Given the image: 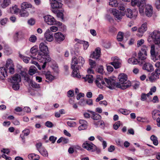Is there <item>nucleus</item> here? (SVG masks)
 <instances>
[{
	"label": "nucleus",
	"instance_id": "f257e3e1",
	"mask_svg": "<svg viewBox=\"0 0 160 160\" xmlns=\"http://www.w3.org/2000/svg\"><path fill=\"white\" fill-rule=\"evenodd\" d=\"M118 82L116 83L114 80L110 78H104L105 82L107 83V87L111 89H115L116 88L124 90L131 86L130 82L127 81V76L124 74H120L118 76Z\"/></svg>",
	"mask_w": 160,
	"mask_h": 160
},
{
	"label": "nucleus",
	"instance_id": "f03ea898",
	"mask_svg": "<svg viewBox=\"0 0 160 160\" xmlns=\"http://www.w3.org/2000/svg\"><path fill=\"white\" fill-rule=\"evenodd\" d=\"M75 59H73L72 62L71 68L73 70L72 75V77L79 78H81V76L79 73V69L81 68V66L79 65H77L76 61Z\"/></svg>",
	"mask_w": 160,
	"mask_h": 160
},
{
	"label": "nucleus",
	"instance_id": "7ed1b4c3",
	"mask_svg": "<svg viewBox=\"0 0 160 160\" xmlns=\"http://www.w3.org/2000/svg\"><path fill=\"white\" fill-rule=\"evenodd\" d=\"M152 39L154 43L156 44H160V32L157 31H154L149 35Z\"/></svg>",
	"mask_w": 160,
	"mask_h": 160
},
{
	"label": "nucleus",
	"instance_id": "20e7f679",
	"mask_svg": "<svg viewBox=\"0 0 160 160\" xmlns=\"http://www.w3.org/2000/svg\"><path fill=\"white\" fill-rule=\"evenodd\" d=\"M82 147L88 151L94 152L97 150V147L91 142L87 141L82 144Z\"/></svg>",
	"mask_w": 160,
	"mask_h": 160
},
{
	"label": "nucleus",
	"instance_id": "39448f33",
	"mask_svg": "<svg viewBox=\"0 0 160 160\" xmlns=\"http://www.w3.org/2000/svg\"><path fill=\"white\" fill-rule=\"evenodd\" d=\"M43 18L45 22L48 25H52L57 24L55 18L51 15L45 16L43 17Z\"/></svg>",
	"mask_w": 160,
	"mask_h": 160
},
{
	"label": "nucleus",
	"instance_id": "423d86ee",
	"mask_svg": "<svg viewBox=\"0 0 160 160\" xmlns=\"http://www.w3.org/2000/svg\"><path fill=\"white\" fill-rule=\"evenodd\" d=\"M111 12L114 15L116 19L121 20L122 18V16L125 15L124 12H120L118 10L115 8H112L111 10Z\"/></svg>",
	"mask_w": 160,
	"mask_h": 160
},
{
	"label": "nucleus",
	"instance_id": "0eeeda50",
	"mask_svg": "<svg viewBox=\"0 0 160 160\" xmlns=\"http://www.w3.org/2000/svg\"><path fill=\"white\" fill-rule=\"evenodd\" d=\"M95 82L96 85L100 88H102L103 85L107 87V83L106 82V83L105 82L102 76H97L95 80Z\"/></svg>",
	"mask_w": 160,
	"mask_h": 160
},
{
	"label": "nucleus",
	"instance_id": "6e6552de",
	"mask_svg": "<svg viewBox=\"0 0 160 160\" xmlns=\"http://www.w3.org/2000/svg\"><path fill=\"white\" fill-rule=\"evenodd\" d=\"M112 59L113 62L110 64L113 65L115 68H118L121 67V61L118 58L115 57L112 58Z\"/></svg>",
	"mask_w": 160,
	"mask_h": 160
},
{
	"label": "nucleus",
	"instance_id": "1a4fd4ad",
	"mask_svg": "<svg viewBox=\"0 0 160 160\" xmlns=\"http://www.w3.org/2000/svg\"><path fill=\"white\" fill-rule=\"evenodd\" d=\"M153 8L149 4L146 5L145 6V13L146 15L148 17H151L153 13Z\"/></svg>",
	"mask_w": 160,
	"mask_h": 160
},
{
	"label": "nucleus",
	"instance_id": "9d476101",
	"mask_svg": "<svg viewBox=\"0 0 160 160\" xmlns=\"http://www.w3.org/2000/svg\"><path fill=\"white\" fill-rule=\"evenodd\" d=\"M147 29V25L146 23L143 24L141 27L139 28L138 30V33H137V35L139 37H141L142 36L143 33Z\"/></svg>",
	"mask_w": 160,
	"mask_h": 160
},
{
	"label": "nucleus",
	"instance_id": "9b49d317",
	"mask_svg": "<svg viewBox=\"0 0 160 160\" xmlns=\"http://www.w3.org/2000/svg\"><path fill=\"white\" fill-rule=\"evenodd\" d=\"M54 38L56 41L58 43L63 41L65 39L64 36L61 32H58L55 33Z\"/></svg>",
	"mask_w": 160,
	"mask_h": 160
},
{
	"label": "nucleus",
	"instance_id": "f8f14e48",
	"mask_svg": "<svg viewBox=\"0 0 160 160\" xmlns=\"http://www.w3.org/2000/svg\"><path fill=\"white\" fill-rule=\"evenodd\" d=\"M39 48L40 51L39 52H41L44 54L48 53L49 51L48 47L47 45H45L44 43H41L39 45Z\"/></svg>",
	"mask_w": 160,
	"mask_h": 160
},
{
	"label": "nucleus",
	"instance_id": "ddd939ff",
	"mask_svg": "<svg viewBox=\"0 0 160 160\" xmlns=\"http://www.w3.org/2000/svg\"><path fill=\"white\" fill-rule=\"evenodd\" d=\"M44 37L47 41L48 42H52L53 39L52 33L48 29L44 33Z\"/></svg>",
	"mask_w": 160,
	"mask_h": 160
},
{
	"label": "nucleus",
	"instance_id": "4468645a",
	"mask_svg": "<svg viewBox=\"0 0 160 160\" xmlns=\"http://www.w3.org/2000/svg\"><path fill=\"white\" fill-rule=\"evenodd\" d=\"M101 49L100 48H97L91 54L90 57L92 58L95 59H98L100 56Z\"/></svg>",
	"mask_w": 160,
	"mask_h": 160
},
{
	"label": "nucleus",
	"instance_id": "2eb2a0df",
	"mask_svg": "<svg viewBox=\"0 0 160 160\" xmlns=\"http://www.w3.org/2000/svg\"><path fill=\"white\" fill-rule=\"evenodd\" d=\"M50 2L52 8H58L62 6V3L57 0H50Z\"/></svg>",
	"mask_w": 160,
	"mask_h": 160
},
{
	"label": "nucleus",
	"instance_id": "dca6fc26",
	"mask_svg": "<svg viewBox=\"0 0 160 160\" xmlns=\"http://www.w3.org/2000/svg\"><path fill=\"white\" fill-rule=\"evenodd\" d=\"M21 80L20 75L18 74H16L10 79V82L11 83H18L20 82Z\"/></svg>",
	"mask_w": 160,
	"mask_h": 160
},
{
	"label": "nucleus",
	"instance_id": "f3484780",
	"mask_svg": "<svg viewBox=\"0 0 160 160\" xmlns=\"http://www.w3.org/2000/svg\"><path fill=\"white\" fill-rule=\"evenodd\" d=\"M7 76L6 70L4 67H1L0 68V79L4 80Z\"/></svg>",
	"mask_w": 160,
	"mask_h": 160
},
{
	"label": "nucleus",
	"instance_id": "a211bd4d",
	"mask_svg": "<svg viewBox=\"0 0 160 160\" xmlns=\"http://www.w3.org/2000/svg\"><path fill=\"white\" fill-rule=\"evenodd\" d=\"M79 122L81 124L78 128L79 130H84L87 128L88 122L84 120H80L79 121Z\"/></svg>",
	"mask_w": 160,
	"mask_h": 160
},
{
	"label": "nucleus",
	"instance_id": "6ab92c4d",
	"mask_svg": "<svg viewBox=\"0 0 160 160\" xmlns=\"http://www.w3.org/2000/svg\"><path fill=\"white\" fill-rule=\"evenodd\" d=\"M74 58L76 59V61L77 63L76 66L79 65L81 66V67L82 66L83 64L84 63L85 61L84 58L82 57H79L78 59H77L76 57H74L72 58V62L73 59Z\"/></svg>",
	"mask_w": 160,
	"mask_h": 160
},
{
	"label": "nucleus",
	"instance_id": "aec40b11",
	"mask_svg": "<svg viewBox=\"0 0 160 160\" xmlns=\"http://www.w3.org/2000/svg\"><path fill=\"white\" fill-rule=\"evenodd\" d=\"M125 14L127 17L130 18L135 19L136 17L134 15L132 11L129 8H127L126 10L125 11Z\"/></svg>",
	"mask_w": 160,
	"mask_h": 160
},
{
	"label": "nucleus",
	"instance_id": "412c9836",
	"mask_svg": "<svg viewBox=\"0 0 160 160\" xmlns=\"http://www.w3.org/2000/svg\"><path fill=\"white\" fill-rule=\"evenodd\" d=\"M142 68L148 72H152L154 70L153 66L150 63H146L144 64Z\"/></svg>",
	"mask_w": 160,
	"mask_h": 160
},
{
	"label": "nucleus",
	"instance_id": "4be33fe9",
	"mask_svg": "<svg viewBox=\"0 0 160 160\" xmlns=\"http://www.w3.org/2000/svg\"><path fill=\"white\" fill-rule=\"evenodd\" d=\"M128 62L131 64H139L141 65L142 64V62L140 60H138L135 58L133 57L129 58L128 60Z\"/></svg>",
	"mask_w": 160,
	"mask_h": 160
},
{
	"label": "nucleus",
	"instance_id": "5701e85b",
	"mask_svg": "<svg viewBox=\"0 0 160 160\" xmlns=\"http://www.w3.org/2000/svg\"><path fill=\"white\" fill-rule=\"evenodd\" d=\"M23 37V34L22 32L19 31L16 32L14 36L13 39L15 42H17L19 39Z\"/></svg>",
	"mask_w": 160,
	"mask_h": 160
},
{
	"label": "nucleus",
	"instance_id": "b1692460",
	"mask_svg": "<svg viewBox=\"0 0 160 160\" xmlns=\"http://www.w3.org/2000/svg\"><path fill=\"white\" fill-rule=\"evenodd\" d=\"M88 111L92 114L91 118L92 119L95 120H98L101 118V116L99 114L97 113L92 111L88 110Z\"/></svg>",
	"mask_w": 160,
	"mask_h": 160
},
{
	"label": "nucleus",
	"instance_id": "393cba45",
	"mask_svg": "<svg viewBox=\"0 0 160 160\" xmlns=\"http://www.w3.org/2000/svg\"><path fill=\"white\" fill-rule=\"evenodd\" d=\"M147 53H142L139 52L138 53V60L141 61L142 64L144 62V60L146 59Z\"/></svg>",
	"mask_w": 160,
	"mask_h": 160
},
{
	"label": "nucleus",
	"instance_id": "a878e982",
	"mask_svg": "<svg viewBox=\"0 0 160 160\" xmlns=\"http://www.w3.org/2000/svg\"><path fill=\"white\" fill-rule=\"evenodd\" d=\"M32 5L29 3L26 2H22L21 5V9L25 10L32 8Z\"/></svg>",
	"mask_w": 160,
	"mask_h": 160
},
{
	"label": "nucleus",
	"instance_id": "bb28decb",
	"mask_svg": "<svg viewBox=\"0 0 160 160\" xmlns=\"http://www.w3.org/2000/svg\"><path fill=\"white\" fill-rule=\"evenodd\" d=\"M159 78V76L154 72L152 73L149 78L150 81L153 82L158 79Z\"/></svg>",
	"mask_w": 160,
	"mask_h": 160
},
{
	"label": "nucleus",
	"instance_id": "cd10ccee",
	"mask_svg": "<svg viewBox=\"0 0 160 160\" xmlns=\"http://www.w3.org/2000/svg\"><path fill=\"white\" fill-rule=\"evenodd\" d=\"M10 11L11 13L16 14L19 11V9L18 8L17 6L14 5L10 8Z\"/></svg>",
	"mask_w": 160,
	"mask_h": 160
},
{
	"label": "nucleus",
	"instance_id": "c85d7f7f",
	"mask_svg": "<svg viewBox=\"0 0 160 160\" xmlns=\"http://www.w3.org/2000/svg\"><path fill=\"white\" fill-rule=\"evenodd\" d=\"M152 117L154 120L156 119L157 117L160 115L159 111L156 109L152 111Z\"/></svg>",
	"mask_w": 160,
	"mask_h": 160
},
{
	"label": "nucleus",
	"instance_id": "c756f323",
	"mask_svg": "<svg viewBox=\"0 0 160 160\" xmlns=\"http://www.w3.org/2000/svg\"><path fill=\"white\" fill-rule=\"evenodd\" d=\"M92 78L93 76L91 75H87L85 77L83 78L85 81H87L89 83L92 82Z\"/></svg>",
	"mask_w": 160,
	"mask_h": 160
},
{
	"label": "nucleus",
	"instance_id": "7c9ffc66",
	"mask_svg": "<svg viewBox=\"0 0 160 160\" xmlns=\"http://www.w3.org/2000/svg\"><path fill=\"white\" fill-rule=\"evenodd\" d=\"M45 55L41 52H39L37 57V60L40 62L43 61L44 60Z\"/></svg>",
	"mask_w": 160,
	"mask_h": 160
},
{
	"label": "nucleus",
	"instance_id": "2f4dec72",
	"mask_svg": "<svg viewBox=\"0 0 160 160\" xmlns=\"http://www.w3.org/2000/svg\"><path fill=\"white\" fill-rule=\"evenodd\" d=\"M19 15L22 17H26L29 15V13L27 11L21 9L19 12Z\"/></svg>",
	"mask_w": 160,
	"mask_h": 160
},
{
	"label": "nucleus",
	"instance_id": "473e14b6",
	"mask_svg": "<svg viewBox=\"0 0 160 160\" xmlns=\"http://www.w3.org/2000/svg\"><path fill=\"white\" fill-rule=\"evenodd\" d=\"M10 3H11L10 0H3L1 6L3 8H4L8 7Z\"/></svg>",
	"mask_w": 160,
	"mask_h": 160
},
{
	"label": "nucleus",
	"instance_id": "72a5a7b5",
	"mask_svg": "<svg viewBox=\"0 0 160 160\" xmlns=\"http://www.w3.org/2000/svg\"><path fill=\"white\" fill-rule=\"evenodd\" d=\"M39 151L42 156L45 157L48 156V152L45 148H41L39 150Z\"/></svg>",
	"mask_w": 160,
	"mask_h": 160
},
{
	"label": "nucleus",
	"instance_id": "f704fd0d",
	"mask_svg": "<svg viewBox=\"0 0 160 160\" xmlns=\"http://www.w3.org/2000/svg\"><path fill=\"white\" fill-rule=\"evenodd\" d=\"M37 70V69L35 67L32 66L29 70V73L30 75H32L36 73Z\"/></svg>",
	"mask_w": 160,
	"mask_h": 160
},
{
	"label": "nucleus",
	"instance_id": "c9c22d12",
	"mask_svg": "<svg viewBox=\"0 0 160 160\" xmlns=\"http://www.w3.org/2000/svg\"><path fill=\"white\" fill-rule=\"evenodd\" d=\"M151 139L153 142V144L156 146L158 145V141L157 140V137L154 135L151 136L150 138Z\"/></svg>",
	"mask_w": 160,
	"mask_h": 160
},
{
	"label": "nucleus",
	"instance_id": "e433bc0d",
	"mask_svg": "<svg viewBox=\"0 0 160 160\" xmlns=\"http://www.w3.org/2000/svg\"><path fill=\"white\" fill-rule=\"evenodd\" d=\"M89 64L90 66V68H95L97 66L96 62L91 59H89Z\"/></svg>",
	"mask_w": 160,
	"mask_h": 160
},
{
	"label": "nucleus",
	"instance_id": "4c0bfd02",
	"mask_svg": "<svg viewBox=\"0 0 160 160\" xmlns=\"http://www.w3.org/2000/svg\"><path fill=\"white\" fill-rule=\"evenodd\" d=\"M109 4V5L114 7H117L118 4L116 0H110Z\"/></svg>",
	"mask_w": 160,
	"mask_h": 160
},
{
	"label": "nucleus",
	"instance_id": "58836bf2",
	"mask_svg": "<svg viewBox=\"0 0 160 160\" xmlns=\"http://www.w3.org/2000/svg\"><path fill=\"white\" fill-rule=\"evenodd\" d=\"M38 51V48L35 46L32 47L30 49V52L32 55L34 56L37 53Z\"/></svg>",
	"mask_w": 160,
	"mask_h": 160
},
{
	"label": "nucleus",
	"instance_id": "ea45409f",
	"mask_svg": "<svg viewBox=\"0 0 160 160\" xmlns=\"http://www.w3.org/2000/svg\"><path fill=\"white\" fill-rule=\"evenodd\" d=\"M46 79L48 81H52L54 79V77L51 75L49 72H48L45 74Z\"/></svg>",
	"mask_w": 160,
	"mask_h": 160
},
{
	"label": "nucleus",
	"instance_id": "a19ab883",
	"mask_svg": "<svg viewBox=\"0 0 160 160\" xmlns=\"http://www.w3.org/2000/svg\"><path fill=\"white\" fill-rule=\"evenodd\" d=\"M141 2H139V0H131V4L132 6H139Z\"/></svg>",
	"mask_w": 160,
	"mask_h": 160
},
{
	"label": "nucleus",
	"instance_id": "79ce46f5",
	"mask_svg": "<svg viewBox=\"0 0 160 160\" xmlns=\"http://www.w3.org/2000/svg\"><path fill=\"white\" fill-rule=\"evenodd\" d=\"M19 83H12V88L14 90H17L19 89Z\"/></svg>",
	"mask_w": 160,
	"mask_h": 160
},
{
	"label": "nucleus",
	"instance_id": "37998d69",
	"mask_svg": "<svg viewBox=\"0 0 160 160\" xmlns=\"http://www.w3.org/2000/svg\"><path fill=\"white\" fill-rule=\"evenodd\" d=\"M144 5L143 4H141L138 7L139 8V12L141 15H143L144 13V8L143 7Z\"/></svg>",
	"mask_w": 160,
	"mask_h": 160
},
{
	"label": "nucleus",
	"instance_id": "c03bdc74",
	"mask_svg": "<svg viewBox=\"0 0 160 160\" xmlns=\"http://www.w3.org/2000/svg\"><path fill=\"white\" fill-rule=\"evenodd\" d=\"M94 125L97 127L98 125L101 127H103L104 125V122L102 121H98L94 123Z\"/></svg>",
	"mask_w": 160,
	"mask_h": 160
},
{
	"label": "nucleus",
	"instance_id": "a18cd8bd",
	"mask_svg": "<svg viewBox=\"0 0 160 160\" xmlns=\"http://www.w3.org/2000/svg\"><path fill=\"white\" fill-rule=\"evenodd\" d=\"M123 39V35L122 32H118L117 36V39L119 41H121Z\"/></svg>",
	"mask_w": 160,
	"mask_h": 160
},
{
	"label": "nucleus",
	"instance_id": "49530a36",
	"mask_svg": "<svg viewBox=\"0 0 160 160\" xmlns=\"http://www.w3.org/2000/svg\"><path fill=\"white\" fill-rule=\"evenodd\" d=\"M13 65L12 63V62L11 59H8L7 61L6 64V67L7 68H8V67L10 66H13Z\"/></svg>",
	"mask_w": 160,
	"mask_h": 160
},
{
	"label": "nucleus",
	"instance_id": "de8ad7c7",
	"mask_svg": "<svg viewBox=\"0 0 160 160\" xmlns=\"http://www.w3.org/2000/svg\"><path fill=\"white\" fill-rule=\"evenodd\" d=\"M119 111L120 113L126 115H128L129 113L128 110L123 109H121Z\"/></svg>",
	"mask_w": 160,
	"mask_h": 160
},
{
	"label": "nucleus",
	"instance_id": "09e8293b",
	"mask_svg": "<svg viewBox=\"0 0 160 160\" xmlns=\"http://www.w3.org/2000/svg\"><path fill=\"white\" fill-rule=\"evenodd\" d=\"M139 85L140 83L139 82L135 81L133 82L132 86L134 89H136L139 87Z\"/></svg>",
	"mask_w": 160,
	"mask_h": 160
},
{
	"label": "nucleus",
	"instance_id": "8fccbe9b",
	"mask_svg": "<svg viewBox=\"0 0 160 160\" xmlns=\"http://www.w3.org/2000/svg\"><path fill=\"white\" fill-rule=\"evenodd\" d=\"M51 60V58L50 57V56L48 55V54L45 55L44 60L45 62H47H47H50Z\"/></svg>",
	"mask_w": 160,
	"mask_h": 160
},
{
	"label": "nucleus",
	"instance_id": "3c124183",
	"mask_svg": "<svg viewBox=\"0 0 160 160\" xmlns=\"http://www.w3.org/2000/svg\"><path fill=\"white\" fill-rule=\"evenodd\" d=\"M148 50V46L146 45H143L142 47L141 51L139 52H142V53H147V51Z\"/></svg>",
	"mask_w": 160,
	"mask_h": 160
},
{
	"label": "nucleus",
	"instance_id": "603ef678",
	"mask_svg": "<svg viewBox=\"0 0 160 160\" xmlns=\"http://www.w3.org/2000/svg\"><path fill=\"white\" fill-rule=\"evenodd\" d=\"M79 42L83 43L84 49H87L89 46L88 42L84 41H81Z\"/></svg>",
	"mask_w": 160,
	"mask_h": 160
},
{
	"label": "nucleus",
	"instance_id": "864d4df0",
	"mask_svg": "<svg viewBox=\"0 0 160 160\" xmlns=\"http://www.w3.org/2000/svg\"><path fill=\"white\" fill-rule=\"evenodd\" d=\"M78 104L81 106H84L86 105V101L85 99H81L78 102Z\"/></svg>",
	"mask_w": 160,
	"mask_h": 160
},
{
	"label": "nucleus",
	"instance_id": "5fc2aeb1",
	"mask_svg": "<svg viewBox=\"0 0 160 160\" xmlns=\"http://www.w3.org/2000/svg\"><path fill=\"white\" fill-rule=\"evenodd\" d=\"M30 84H31V86L33 87L36 88H39V85L36 83L34 82H33V81H32L30 83Z\"/></svg>",
	"mask_w": 160,
	"mask_h": 160
},
{
	"label": "nucleus",
	"instance_id": "6e6d98bb",
	"mask_svg": "<svg viewBox=\"0 0 160 160\" xmlns=\"http://www.w3.org/2000/svg\"><path fill=\"white\" fill-rule=\"evenodd\" d=\"M37 40L36 37L34 35H32L29 38V40L32 42H35Z\"/></svg>",
	"mask_w": 160,
	"mask_h": 160
},
{
	"label": "nucleus",
	"instance_id": "4d7b16f0",
	"mask_svg": "<svg viewBox=\"0 0 160 160\" xmlns=\"http://www.w3.org/2000/svg\"><path fill=\"white\" fill-rule=\"evenodd\" d=\"M45 126L47 127L51 128L53 126V124L50 121H47L45 122Z\"/></svg>",
	"mask_w": 160,
	"mask_h": 160
},
{
	"label": "nucleus",
	"instance_id": "13d9d810",
	"mask_svg": "<svg viewBox=\"0 0 160 160\" xmlns=\"http://www.w3.org/2000/svg\"><path fill=\"white\" fill-rule=\"evenodd\" d=\"M103 67L102 66H99L97 69V71L98 72L101 74H102L103 72Z\"/></svg>",
	"mask_w": 160,
	"mask_h": 160
},
{
	"label": "nucleus",
	"instance_id": "bf43d9fd",
	"mask_svg": "<svg viewBox=\"0 0 160 160\" xmlns=\"http://www.w3.org/2000/svg\"><path fill=\"white\" fill-rule=\"evenodd\" d=\"M24 78L25 80L28 82V83H30L32 81V79L29 77V76L28 74Z\"/></svg>",
	"mask_w": 160,
	"mask_h": 160
},
{
	"label": "nucleus",
	"instance_id": "052dcab7",
	"mask_svg": "<svg viewBox=\"0 0 160 160\" xmlns=\"http://www.w3.org/2000/svg\"><path fill=\"white\" fill-rule=\"evenodd\" d=\"M22 58L23 61L26 63H28L30 60V58L27 56H23Z\"/></svg>",
	"mask_w": 160,
	"mask_h": 160
},
{
	"label": "nucleus",
	"instance_id": "680f3d73",
	"mask_svg": "<svg viewBox=\"0 0 160 160\" xmlns=\"http://www.w3.org/2000/svg\"><path fill=\"white\" fill-rule=\"evenodd\" d=\"M137 119L139 122H144L145 121L146 119L145 118H144L140 117H138L137 118Z\"/></svg>",
	"mask_w": 160,
	"mask_h": 160
},
{
	"label": "nucleus",
	"instance_id": "e2e57ef3",
	"mask_svg": "<svg viewBox=\"0 0 160 160\" xmlns=\"http://www.w3.org/2000/svg\"><path fill=\"white\" fill-rule=\"evenodd\" d=\"M49 30L52 32H56L58 30V28L55 26H52L50 28Z\"/></svg>",
	"mask_w": 160,
	"mask_h": 160
},
{
	"label": "nucleus",
	"instance_id": "0e129e2a",
	"mask_svg": "<svg viewBox=\"0 0 160 160\" xmlns=\"http://www.w3.org/2000/svg\"><path fill=\"white\" fill-rule=\"evenodd\" d=\"M151 53L152 55H154L155 54V47L153 44H152L151 46Z\"/></svg>",
	"mask_w": 160,
	"mask_h": 160
},
{
	"label": "nucleus",
	"instance_id": "69168bd1",
	"mask_svg": "<svg viewBox=\"0 0 160 160\" xmlns=\"http://www.w3.org/2000/svg\"><path fill=\"white\" fill-rule=\"evenodd\" d=\"M144 41L143 39H141L140 40H138L137 41V46L139 47L141 46L144 43Z\"/></svg>",
	"mask_w": 160,
	"mask_h": 160
},
{
	"label": "nucleus",
	"instance_id": "338daca9",
	"mask_svg": "<svg viewBox=\"0 0 160 160\" xmlns=\"http://www.w3.org/2000/svg\"><path fill=\"white\" fill-rule=\"evenodd\" d=\"M68 96L69 97H72L74 95V91L73 90H69L68 92Z\"/></svg>",
	"mask_w": 160,
	"mask_h": 160
},
{
	"label": "nucleus",
	"instance_id": "774afa93",
	"mask_svg": "<svg viewBox=\"0 0 160 160\" xmlns=\"http://www.w3.org/2000/svg\"><path fill=\"white\" fill-rule=\"evenodd\" d=\"M67 123L68 125L70 127H73L75 125V122L72 121H68Z\"/></svg>",
	"mask_w": 160,
	"mask_h": 160
}]
</instances>
